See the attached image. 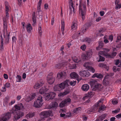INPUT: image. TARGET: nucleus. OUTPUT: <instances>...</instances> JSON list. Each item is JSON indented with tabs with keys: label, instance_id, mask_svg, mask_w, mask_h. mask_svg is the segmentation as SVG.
<instances>
[{
	"label": "nucleus",
	"instance_id": "nucleus-40",
	"mask_svg": "<svg viewBox=\"0 0 121 121\" xmlns=\"http://www.w3.org/2000/svg\"><path fill=\"white\" fill-rule=\"evenodd\" d=\"M16 81L17 82H20L22 79L21 77L19 75H17L16 77Z\"/></svg>",
	"mask_w": 121,
	"mask_h": 121
},
{
	"label": "nucleus",
	"instance_id": "nucleus-56",
	"mask_svg": "<svg viewBox=\"0 0 121 121\" xmlns=\"http://www.w3.org/2000/svg\"><path fill=\"white\" fill-rule=\"evenodd\" d=\"M5 39V43L6 44H8L9 43V37H7L4 38Z\"/></svg>",
	"mask_w": 121,
	"mask_h": 121
},
{
	"label": "nucleus",
	"instance_id": "nucleus-20",
	"mask_svg": "<svg viewBox=\"0 0 121 121\" xmlns=\"http://www.w3.org/2000/svg\"><path fill=\"white\" fill-rule=\"evenodd\" d=\"M43 84V83L40 81H38L35 83L34 86V88L35 89H37L42 86Z\"/></svg>",
	"mask_w": 121,
	"mask_h": 121
},
{
	"label": "nucleus",
	"instance_id": "nucleus-63",
	"mask_svg": "<svg viewBox=\"0 0 121 121\" xmlns=\"http://www.w3.org/2000/svg\"><path fill=\"white\" fill-rule=\"evenodd\" d=\"M120 110V108H118L117 109H116L114 111H113L112 112L113 113H117L118 112H119Z\"/></svg>",
	"mask_w": 121,
	"mask_h": 121
},
{
	"label": "nucleus",
	"instance_id": "nucleus-24",
	"mask_svg": "<svg viewBox=\"0 0 121 121\" xmlns=\"http://www.w3.org/2000/svg\"><path fill=\"white\" fill-rule=\"evenodd\" d=\"M116 52H112L111 55L107 53V54H105V56L107 58H113L116 55Z\"/></svg>",
	"mask_w": 121,
	"mask_h": 121
},
{
	"label": "nucleus",
	"instance_id": "nucleus-34",
	"mask_svg": "<svg viewBox=\"0 0 121 121\" xmlns=\"http://www.w3.org/2000/svg\"><path fill=\"white\" fill-rule=\"evenodd\" d=\"M92 64L90 62H87L85 63L84 64L83 66L86 69H88L90 67V66Z\"/></svg>",
	"mask_w": 121,
	"mask_h": 121
},
{
	"label": "nucleus",
	"instance_id": "nucleus-5",
	"mask_svg": "<svg viewBox=\"0 0 121 121\" xmlns=\"http://www.w3.org/2000/svg\"><path fill=\"white\" fill-rule=\"evenodd\" d=\"M103 51H100L98 54L99 56V58H97V59L98 62L104 61L105 60L104 58L101 55H104L105 56V54H107V52L109 51V50L108 49H105Z\"/></svg>",
	"mask_w": 121,
	"mask_h": 121
},
{
	"label": "nucleus",
	"instance_id": "nucleus-26",
	"mask_svg": "<svg viewBox=\"0 0 121 121\" xmlns=\"http://www.w3.org/2000/svg\"><path fill=\"white\" fill-rule=\"evenodd\" d=\"M103 77V75L100 74L98 73H95L92 76V78H94L95 77L98 78L102 79Z\"/></svg>",
	"mask_w": 121,
	"mask_h": 121
},
{
	"label": "nucleus",
	"instance_id": "nucleus-9",
	"mask_svg": "<svg viewBox=\"0 0 121 121\" xmlns=\"http://www.w3.org/2000/svg\"><path fill=\"white\" fill-rule=\"evenodd\" d=\"M110 77L108 74L105 76L103 82L104 85L106 86L109 85L110 82Z\"/></svg>",
	"mask_w": 121,
	"mask_h": 121
},
{
	"label": "nucleus",
	"instance_id": "nucleus-17",
	"mask_svg": "<svg viewBox=\"0 0 121 121\" xmlns=\"http://www.w3.org/2000/svg\"><path fill=\"white\" fill-rule=\"evenodd\" d=\"M103 88V86L99 84H97L95 85L93 88V90L94 91L97 90L102 91Z\"/></svg>",
	"mask_w": 121,
	"mask_h": 121
},
{
	"label": "nucleus",
	"instance_id": "nucleus-29",
	"mask_svg": "<svg viewBox=\"0 0 121 121\" xmlns=\"http://www.w3.org/2000/svg\"><path fill=\"white\" fill-rule=\"evenodd\" d=\"M65 24L64 22L62 20L61 21V30L62 31V34L64 35V31L65 30Z\"/></svg>",
	"mask_w": 121,
	"mask_h": 121
},
{
	"label": "nucleus",
	"instance_id": "nucleus-60",
	"mask_svg": "<svg viewBox=\"0 0 121 121\" xmlns=\"http://www.w3.org/2000/svg\"><path fill=\"white\" fill-rule=\"evenodd\" d=\"M4 86L5 88H9L10 86V85L9 83L7 82L5 84Z\"/></svg>",
	"mask_w": 121,
	"mask_h": 121
},
{
	"label": "nucleus",
	"instance_id": "nucleus-64",
	"mask_svg": "<svg viewBox=\"0 0 121 121\" xmlns=\"http://www.w3.org/2000/svg\"><path fill=\"white\" fill-rule=\"evenodd\" d=\"M0 91L1 92H5L6 91V88L4 86L3 87H2V89H0Z\"/></svg>",
	"mask_w": 121,
	"mask_h": 121
},
{
	"label": "nucleus",
	"instance_id": "nucleus-12",
	"mask_svg": "<svg viewBox=\"0 0 121 121\" xmlns=\"http://www.w3.org/2000/svg\"><path fill=\"white\" fill-rule=\"evenodd\" d=\"M11 117V113L10 112H7L3 114L1 118L3 121H8Z\"/></svg>",
	"mask_w": 121,
	"mask_h": 121
},
{
	"label": "nucleus",
	"instance_id": "nucleus-48",
	"mask_svg": "<svg viewBox=\"0 0 121 121\" xmlns=\"http://www.w3.org/2000/svg\"><path fill=\"white\" fill-rule=\"evenodd\" d=\"M80 32H77V34H76L73 35V38L75 39L78 36H79V35L80 34Z\"/></svg>",
	"mask_w": 121,
	"mask_h": 121
},
{
	"label": "nucleus",
	"instance_id": "nucleus-31",
	"mask_svg": "<svg viewBox=\"0 0 121 121\" xmlns=\"http://www.w3.org/2000/svg\"><path fill=\"white\" fill-rule=\"evenodd\" d=\"M93 95L92 92H91L89 93L88 94H86L83 97L82 99L84 100H85L86 99H88L89 97H92V95Z\"/></svg>",
	"mask_w": 121,
	"mask_h": 121
},
{
	"label": "nucleus",
	"instance_id": "nucleus-59",
	"mask_svg": "<svg viewBox=\"0 0 121 121\" xmlns=\"http://www.w3.org/2000/svg\"><path fill=\"white\" fill-rule=\"evenodd\" d=\"M86 48V45L84 44L81 46V48L83 51H85Z\"/></svg>",
	"mask_w": 121,
	"mask_h": 121
},
{
	"label": "nucleus",
	"instance_id": "nucleus-27",
	"mask_svg": "<svg viewBox=\"0 0 121 121\" xmlns=\"http://www.w3.org/2000/svg\"><path fill=\"white\" fill-rule=\"evenodd\" d=\"M69 4L70 7H70V9H71V10L70 11V13H71L72 12V9H73V12L74 13L75 12L74 10V8L73 6V4L72 3V0H69Z\"/></svg>",
	"mask_w": 121,
	"mask_h": 121
},
{
	"label": "nucleus",
	"instance_id": "nucleus-41",
	"mask_svg": "<svg viewBox=\"0 0 121 121\" xmlns=\"http://www.w3.org/2000/svg\"><path fill=\"white\" fill-rule=\"evenodd\" d=\"M64 101L66 104H67L70 103L71 102V100L70 98H67L65 99Z\"/></svg>",
	"mask_w": 121,
	"mask_h": 121
},
{
	"label": "nucleus",
	"instance_id": "nucleus-51",
	"mask_svg": "<svg viewBox=\"0 0 121 121\" xmlns=\"http://www.w3.org/2000/svg\"><path fill=\"white\" fill-rule=\"evenodd\" d=\"M115 9L117 10L121 8V3L120 4H115Z\"/></svg>",
	"mask_w": 121,
	"mask_h": 121
},
{
	"label": "nucleus",
	"instance_id": "nucleus-16",
	"mask_svg": "<svg viewBox=\"0 0 121 121\" xmlns=\"http://www.w3.org/2000/svg\"><path fill=\"white\" fill-rule=\"evenodd\" d=\"M92 52L91 50L88 51L86 55L83 54L82 56V58L84 60H87L88 57H90L91 56Z\"/></svg>",
	"mask_w": 121,
	"mask_h": 121
},
{
	"label": "nucleus",
	"instance_id": "nucleus-53",
	"mask_svg": "<svg viewBox=\"0 0 121 121\" xmlns=\"http://www.w3.org/2000/svg\"><path fill=\"white\" fill-rule=\"evenodd\" d=\"M106 115L104 114L102 115L99 117L101 119V120L103 121L104 119L106 117Z\"/></svg>",
	"mask_w": 121,
	"mask_h": 121
},
{
	"label": "nucleus",
	"instance_id": "nucleus-33",
	"mask_svg": "<svg viewBox=\"0 0 121 121\" xmlns=\"http://www.w3.org/2000/svg\"><path fill=\"white\" fill-rule=\"evenodd\" d=\"M77 26V24L76 23L73 22L71 26V29L73 30H76Z\"/></svg>",
	"mask_w": 121,
	"mask_h": 121
},
{
	"label": "nucleus",
	"instance_id": "nucleus-13",
	"mask_svg": "<svg viewBox=\"0 0 121 121\" xmlns=\"http://www.w3.org/2000/svg\"><path fill=\"white\" fill-rule=\"evenodd\" d=\"M47 80L48 82L50 84H52L55 81V79L51 74H48L47 77Z\"/></svg>",
	"mask_w": 121,
	"mask_h": 121
},
{
	"label": "nucleus",
	"instance_id": "nucleus-54",
	"mask_svg": "<svg viewBox=\"0 0 121 121\" xmlns=\"http://www.w3.org/2000/svg\"><path fill=\"white\" fill-rule=\"evenodd\" d=\"M65 95L64 92H61L58 94V96L59 97L61 98L63 97L64 95Z\"/></svg>",
	"mask_w": 121,
	"mask_h": 121
},
{
	"label": "nucleus",
	"instance_id": "nucleus-57",
	"mask_svg": "<svg viewBox=\"0 0 121 121\" xmlns=\"http://www.w3.org/2000/svg\"><path fill=\"white\" fill-rule=\"evenodd\" d=\"M112 103L113 104L115 105L118 102L116 99H114L112 100Z\"/></svg>",
	"mask_w": 121,
	"mask_h": 121
},
{
	"label": "nucleus",
	"instance_id": "nucleus-3",
	"mask_svg": "<svg viewBox=\"0 0 121 121\" xmlns=\"http://www.w3.org/2000/svg\"><path fill=\"white\" fill-rule=\"evenodd\" d=\"M82 0H80L79 6V14L81 16L82 19L84 20L85 19V16L86 14V4H82L81 2Z\"/></svg>",
	"mask_w": 121,
	"mask_h": 121
},
{
	"label": "nucleus",
	"instance_id": "nucleus-4",
	"mask_svg": "<svg viewBox=\"0 0 121 121\" xmlns=\"http://www.w3.org/2000/svg\"><path fill=\"white\" fill-rule=\"evenodd\" d=\"M43 104V99L42 97L41 96H39L37 99L35 100L34 103V106L36 108H39Z\"/></svg>",
	"mask_w": 121,
	"mask_h": 121
},
{
	"label": "nucleus",
	"instance_id": "nucleus-32",
	"mask_svg": "<svg viewBox=\"0 0 121 121\" xmlns=\"http://www.w3.org/2000/svg\"><path fill=\"white\" fill-rule=\"evenodd\" d=\"M1 42H0V50L1 51H3L4 49V43H3V39L2 37V35H1Z\"/></svg>",
	"mask_w": 121,
	"mask_h": 121
},
{
	"label": "nucleus",
	"instance_id": "nucleus-2",
	"mask_svg": "<svg viewBox=\"0 0 121 121\" xmlns=\"http://www.w3.org/2000/svg\"><path fill=\"white\" fill-rule=\"evenodd\" d=\"M48 90L46 87L44 86L41 88L39 91V93L41 94H43L45 93L44 98L45 100L47 101L53 99L56 95V94L53 92L46 93Z\"/></svg>",
	"mask_w": 121,
	"mask_h": 121
},
{
	"label": "nucleus",
	"instance_id": "nucleus-38",
	"mask_svg": "<svg viewBox=\"0 0 121 121\" xmlns=\"http://www.w3.org/2000/svg\"><path fill=\"white\" fill-rule=\"evenodd\" d=\"M5 6L6 8L5 12L7 11V12H8L10 8L9 6V5L8 3L7 2H6L5 3Z\"/></svg>",
	"mask_w": 121,
	"mask_h": 121
},
{
	"label": "nucleus",
	"instance_id": "nucleus-6",
	"mask_svg": "<svg viewBox=\"0 0 121 121\" xmlns=\"http://www.w3.org/2000/svg\"><path fill=\"white\" fill-rule=\"evenodd\" d=\"M7 24L4 20V27L3 29V35L4 38L9 37L10 32L7 30Z\"/></svg>",
	"mask_w": 121,
	"mask_h": 121
},
{
	"label": "nucleus",
	"instance_id": "nucleus-30",
	"mask_svg": "<svg viewBox=\"0 0 121 121\" xmlns=\"http://www.w3.org/2000/svg\"><path fill=\"white\" fill-rule=\"evenodd\" d=\"M36 95V94L35 93H34L32 94L31 95L29 96V98H30V99L29 100H28V99H27L26 100V101L27 102H29L31 101V100L34 99L35 97V96Z\"/></svg>",
	"mask_w": 121,
	"mask_h": 121
},
{
	"label": "nucleus",
	"instance_id": "nucleus-22",
	"mask_svg": "<svg viewBox=\"0 0 121 121\" xmlns=\"http://www.w3.org/2000/svg\"><path fill=\"white\" fill-rule=\"evenodd\" d=\"M89 86L87 84H84L82 86V90L84 91H87L89 89Z\"/></svg>",
	"mask_w": 121,
	"mask_h": 121
},
{
	"label": "nucleus",
	"instance_id": "nucleus-36",
	"mask_svg": "<svg viewBox=\"0 0 121 121\" xmlns=\"http://www.w3.org/2000/svg\"><path fill=\"white\" fill-rule=\"evenodd\" d=\"M53 90L55 91H61L59 84L55 85L53 87Z\"/></svg>",
	"mask_w": 121,
	"mask_h": 121
},
{
	"label": "nucleus",
	"instance_id": "nucleus-23",
	"mask_svg": "<svg viewBox=\"0 0 121 121\" xmlns=\"http://www.w3.org/2000/svg\"><path fill=\"white\" fill-rule=\"evenodd\" d=\"M26 29L27 32L30 33L32 30V27L30 23H28L26 25Z\"/></svg>",
	"mask_w": 121,
	"mask_h": 121
},
{
	"label": "nucleus",
	"instance_id": "nucleus-58",
	"mask_svg": "<svg viewBox=\"0 0 121 121\" xmlns=\"http://www.w3.org/2000/svg\"><path fill=\"white\" fill-rule=\"evenodd\" d=\"M38 32L39 34L40 35H41L42 34V31L41 29V27L40 26H39L38 28Z\"/></svg>",
	"mask_w": 121,
	"mask_h": 121
},
{
	"label": "nucleus",
	"instance_id": "nucleus-52",
	"mask_svg": "<svg viewBox=\"0 0 121 121\" xmlns=\"http://www.w3.org/2000/svg\"><path fill=\"white\" fill-rule=\"evenodd\" d=\"M86 41L88 43H90L91 41H94L93 39H91L89 38H87L86 39Z\"/></svg>",
	"mask_w": 121,
	"mask_h": 121
},
{
	"label": "nucleus",
	"instance_id": "nucleus-55",
	"mask_svg": "<svg viewBox=\"0 0 121 121\" xmlns=\"http://www.w3.org/2000/svg\"><path fill=\"white\" fill-rule=\"evenodd\" d=\"M113 70L114 71L116 72L117 71H119V69L118 67L114 66L113 68Z\"/></svg>",
	"mask_w": 121,
	"mask_h": 121
},
{
	"label": "nucleus",
	"instance_id": "nucleus-62",
	"mask_svg": "<svg viewBox=\"0 0 121 121\" xmlns=\"http://www.w3.org/2000/svg\"><path fill=\"white\" fill-rule=\"evenodd\" d=\"M12 43H16V38L15 36H13L12 38Z\"/></svg>",
	"mask_w": 121,
	"mask_h": 121
},
{
	"label": "nucleus",
	"instance_id": "nucleus-61",
	"mask_svg": "<svg viewBox=\"0 0 121 121\" xmlns=\"http://www.w3.org/2000/svg\"><path fill=\"white\" fill-rule=\"evenodd\" d=\"M120 40H121V35H119L117 36L116 42H118Z\"/></svg>",
	"mask_w": 121,
	"mask_h": 121
},
{
	"label": "nucleus",
	"instance_id": "nucleus-47",
	"mask_svg": "<svg viewBox=\"0 0 121 121\" xmlns=\"http://www.w3.org/2000/svg\"><path fill=\"white\" fill-rule=\"evenodd\" d=\"M8 12H7V11L6 12V18L5 19V18H3V21L4 22V21H5V22L7 23V22H6V21L7 20L9 17V15L8 13Z\"/></svg>",
	"mask_w": 121,
	"mask_h": 121
},
{
	"label": "nucleus",
	"instance_id": "nucleus-42",
	"mask_svg": "<svg viewBox=\"0 0 121 121\" xmlns=\"http://www.w3.org/2000/svg\"><path fill=\"white\" fill-rule=\"evenodd\" d=\"M106 108V107L104 105H102L99 108V112H100L104 111Z\"/></svg>",
	"mask_w": 121,
	"mask_h": 121
},
{
	"label": "nucleus",
	"instance_id": "nucleus-7",
	"mask_svg": "<svg viewBox=\"0 0 121 121\" xmlns=\"http://www.w3.org/2000/svg\"><path fill=\"white\" fill-rule=\"evenodd\" d=\"M53 115L52 112L50 110L45 111L42 112L40 114V116L42 119L47 117Z\"/></svg>",
	"mask_w": 121,
	"mask_h": 121
},
{
	"label": "nucleus",
	"instance_id": "nucleus-8",
	"mask_svg": "<svg viewBox=\"0 0 121 121\" xmlns=\"http://www.w3.org/2000/svg\"><path fill=\"white\" fill-rule=\"evenodd\" d=\"M79 75L83 77H87L90 75V73L87 70H83L80 71L78 73Z\"/></svg>",
	"mask_w": 121,
	"mask_h": 121
},
{
	"label": "nucleus",
	"instance_id": "nucleus-21",
	"mask_svg": "<svg viewBox=\"0 0 121 121\" xmlns=\"http://www.w3.org/2000/svg\"><path fill=\"white\" fill-rule=\"evenodd\" d=\"M42 2V0H39L38 2L37 6V9L38 12L39 13L40 12L42 13V12L41 10V5Z\"/></svg>",
	"mask_w": 121,
	"mask_h": 121
},
{
	"label": "nucleus",
	"instance_id": "nucleus-46",
	"mask_svg": "<svg viewBox=\"0 0 121 121\" xmlns=\"http://www.w3.org/2000/svg\"><path fill=\"white\" fill-rule=\"evenodd\" d=\"M108 37L107 35H105L104 37V42L106 43H108L109 41L108 39Z\"/></svg>",
	"mask_w": 121,
	"mask_h": 121
},
{
	"label": "nucleus",
	"instance_id": "nucleus-19",
	"mask_svg": "<svg viewBox=\"0 0 121 121\" xmlns=\"http://www.w3.org/2000/svg\"><path fill=\"white\" fill-rule=\"evenodd\" d=\"M58 106V104L56 102H52L49 105V108H53V109H56Z\"/></svg>",
	"mask_w": 121,
	"mask_h": 121
},
{
	"label": "nucleus",
	"instance_id": "nucleus-18",
	"mask_svg": "<svg viewBox=\"0 0 121 121\" xmlns=\"http://www.w3.org/2000/svg\"><path fill=\"white\" fill-rule=\"evenodd\" d=\"M66 75V73L65 72H59L57 73V77L58 79H60L64 77Z\"/></svg>",
	"mask_w": 121,
	"mask_h": 121
},
{
	"label": "nucleus",
	"instance_id": "nucleus-28",
	"mask_svg": "<svg viewBox=\"0 0 121 121\" xmlns=\"http://www.w3.org/2000/svg\"><path fill=\"white\" fill-rule=\"evenodd\" d=\"M99 45L98 47L96 48V49L97 50H100L104 46V44L103 42L99 41Z\"/></svg>",
	"mask_w": 121,
	"mask_h": 121
},
{
	"label": "nucleus",
	"instance_id": "nucleus-15",
	"mask_svg": "<svg viewBox=\"0 0 121 121\" xmlns=\"http://www.w3.org/2000/svg\"><path fill=\"white\" fill-rule=\"evenodd\" d=\"M70 75L71 78L73 79H76L78 81V82L82 79L81 78H79L78 77L79 76L78 74L75 72H72L70 74Z\"/></svg>",
	"mask_w": 121,
	"mask_h": 121
},
{
	"label": "nucleus",
	"instance_id": "nucleus-37",
	"mask_svg": "<svg viewBox=\"0 0 121 121\" xmlns=\"http://www.w3.org/2000/svg\"><path fill=\"white\" fill-rule=\"evenodd\" d=\"M35 115V113H28L26 116V117L27 119L32 118L34 117Z\"/></svg>",
	"mask_w": 121,
	"mask_h": 121
},
{
	"label": "nucleus",
	"instance_id": "nucleus-49",
	"mask_svg": "<svg viewBox=\"0 0 121 121\" xmlns=\"http://www.w3.org/2000/svg\"><path fill=\"white\" fill-rule=\"evenodd\" d=\"M66 104L64 101H62L60 104V106L61 107H64L65 105Z\"/></svg>",
	"mask_w": 121,
	"mask_h": 121
},
{
	"label": "nucleus",
	"instance_id": "nucleus-25",
	"mask_svg": "<svg viewBox=\"0 0 121 121\" xmlns=\"http://www.w3.org/2000/svg\"><path fill=\"white\" fill-rule=\"evenodd\" d=\"M72 60L75 62L78 63L81 61V59L78 56H73L72 57Z\"/></svg>",
	"mask_w": 121,
	"mask_h": 121
},
{
	"label": "nucleus",
	"instance_id": "nucleus-50",
	"mask_svg": "<svg viewBox=\"0 0 121 121\" xmlns=\"http://www.w3.org/2000/svg\"><path fill=\"white\" fill-rule=\"evenodd\" d=\"M76 81H73L70 82V83L71 85L74 86L76 84Z\"/></svg>",
	"mask_w": 121,
	"mask_h": 121
},
{
	"label": "nucleus",
	"instance_id": "nucleus-44",
	"mask_svg": "<svg viewBox=\"0 0 121 121\" xmlns=\"http://www.w3.org/2000/svg\"><path fill=\"white\" fill-rule=\"evenodd\" d=\"M87 69L89 71L93 73H94L95 72V69L93 67L91 66L89 67Z\"/></svg>",
	"mask_w": 121,
	"mask_h": 121
},
{
	"label": "nucleus",
	"instance_id": "nucleus-14",
	"mask_svg": "<svg viewBox=\"0 0 121 121\" xmlns=\"http://www.w3.org/2000/svg\"><path fill=\"white\" fill-rule=\"evenodd\" d=\"M102 101H103L102 99H101L99 100L98 102L95 104V106L94 107V108L92 110H89L87 111V112L88 113L90 114L91 112H94V111L97 110L98 108V107L99 106V103L101 102Z\"/></svg>",
	"mask_w": 121,
	"mask_h": 121
},
{
	"label": "nucleus",
	"instance_id": "nucleus-45",
	"mask_svg": "<svg viewBox=\"0 0 121 121\" xmlns=\"http://www.w3.org/2000/svg\"><path fill=\"white\" fill-rule=\"evenodd\" d=\"M96 81L95 80H91L89 82V83L91 86H93L96 83Z\"/></svg>",
	"mask_w": 121,
	"mask_h": 121
},
{
	"label": "nucleus",
	"instance_id": "nucleus-39",
	"mask_svg": "<svg viewBox=\"0 0 121 121\" xmlns=\"http://www.w3.org/2000/svg\"><path fill=\"white\" fill-rule=\"evenodd\" d=\"M81 108L80 107L77 108L73 110V112L75 113H78L81 110Z\"/></svg>",
	"mask_w": 121,
	"mask_h": 121
},
{
	"label": "nucleus",
	"instance_id": "nucleus-43",
	"mask_svg": "<svg viewBox=\"0 0 121 121\" xmlns=\"http://www.w3.org/2000/svg\"><path fill=\"white\" fill-rule=\"evenodd\" d=\"M115 64L117 65L120 63V64L118 66L121 68V63L120 62V60H115Z\"/></svg>",
	"mask_w": 121,
	"mask_h": 121
},
{
	"label": "nucleus",
	"instance_id": "nucleus-35",
	"mask_svg": "<svg viewBox=\"0 0 121 121\" xmlns=\"http://www.w3.org/2000/svg\"><path fill=\"white\" fill-rule=\"evenodd\" d=\"M66 112V110L65 109H61L60 111V112H61V113L60 114V116L61 117H63L65 115V114L63 113L64 112Z\"/></svg>",
	"mask_w": 121,
	"mask_h": 121
},
{
	"label": "nucleus",
	"instance_id": "nucleus-11",
	"mask_svg": "<svg viewBox=\"0 0 121 121\" xmlns=\"http://www.w3.org/2000/svg\"><path fill=\"white\" fill-rule=\"evenodd\" d=\"M69 82V80H67L59 84L61 91L64 89L65 87L68 86Z\"/></svg>",
	"mask_w": 121,
	"mask_h": 121
},
{
	"label": "nucleus",
	"instance_id": "nucleus-1",
	"mask_svg": "<svg viewBox=\"0 0 121 121\" xmlns=\"http://www.w3.org/2000/svg\"><path fill=\"white\" fill-rule=\"evenodd\" d=\"M23 106L22 103L15 105L13 108L12 111L14 115L13 120L16 121L24 116V114L22 112H18V111L22 109Z\"/></svg>",
	"mask_w": 121,
	"mask_h": 121
},
{
	"label": "nucleus",
	"instance_id": "nucleus-10",
	"mask_svg": "<svg viewBox=\"0 0 121 121\" xmlns=\"http://www.w3.org/2000/svg\"><path fill=\"white\" fill-rule=\"evenodd\" d=\"M71 60L69 59L68 61L67 62H65L64 63V65H66V67H68L70 69H75L76 68V64H75L73 65L71 64V62L70 61Z\"/></svg>",
	"mask_w": 121,
	"mask_h": 121
}]
</instances>
